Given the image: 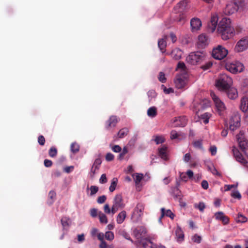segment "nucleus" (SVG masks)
Masks as SVG:
<instances>
[{
	"label": "nucleus",
	"mask_w": 248,
	"mask_h": 248,
	"mask_svg": "<svg viewBox=\"0 0 248 248\" xmlns=\"http://www.w3.org/2000/svg\"><path fill=\"white\" fill-rule=\"evenodd\" d=\"M217 31L223 40H227L234 35V29L231 26V21L229 18L224 17L219 22Z\"/></svg>",
	"instance_id": "f257e3e1"
},
{
	"label": "nucleus",
	"mask_w": 248,
	"mask_h": 248,
	"mask_svg": "<svg viewBox=\"0 0 248 248\" xmlns=\"http://www.w3.org/2000/svg\"><path fill=\"white\" fill-rule=\"evenodd\" d=\"M232 83V80L231 77L226 74H221L217 80L216 85L219 90L224 91L229 88Z\"/></svg>",
	"instance_id": "f03ea898"
},
{
	"label": "nucleus",
	"mask_w": 248,
	"mask_h": 248,
	"mask_svg": "<svg viewBox=\"0 0 248 248\" xmlns=\"http://www.w3.org/2000/svg\"><path fill=\"white\" fill-rule=\"evenodd\" d=\"M113 205L112 206V214L114 215L119 210L123 209L125 206L124 202L123 196L121 194H118L115 195L113 200Z\"/></svg>",
	"instance_id": "7ed1b4c3"
},
{
	"label": "nucleus",
	"mask_w": 248,
	"mask_h": 248,
	"mask_svg": "<svg viewBox=\"0 0 248 248\" xmlns=\"http://www.w3.org/2000/svg\"><path fill=\"white\" fill-rule=\"evenodd\" d=\"M226 67L227 70L230 72L235 74L237 72H242L244 68V66L242 63L238 61H235L230 63H227Z\"/></svg>",
	"instance_id": "20e7f679"
},
{
	"label": "nucleus",
	"mask_w": 248,
	"mask_h": 248,
	"mask_svg": "<svg viewBox=\"0 0 248 248\" xmlns=\"http://www.w3.org/2000/svg\"><path fill=\"white\" fill-rule=\"evenodd\" d=\"M228 51L221 46H218L217 48L213 49L212 51L213 57L217 60H222L227 55Z\"/></svg>",
	"instance_id": "39448f33"
},
{
	"label": "nucleus",
	"mask_w": 248,
	"mask_h": 248,
	"mask_svg": "<svg viewBox=\"0 0 248 248\" xmlns=\"http://www.w3.org/2000/svg\"><path fill=\"white\" fill-rule=\"evenodd\" d=\"M202 59V52L198 51L190 53L186 58V61L193 65L197 64L201 62Z\"/></svg>",
	"instance_id": "423d86ee"
},
{
	"label": "nucleus",
	"mask_w": 248,
	"mask_h": 248,
	"mask_svg": "<svg viewBox=\"0 0 248 248\" xmlns=\"http://www.w3.org/2000/svg\"><path fill=\"white\" fill-rule=\"evenodd\" d=\"M248 48V37H244L241 38L237 43L234 50L237 52H240L247 50Z\"/></svg>",
	"instance_id": "0eeeda50"
},
{
	"label": "nucleus",
	"mask_w": 248,
	"mask_h": 248,
	"mask_svg": "<svg viewBox=\"0 0 248 248\" xmlns=\"http://www.w3.org/2000/svg\"><path fill=\"white\" fill-rule=\"evenodd\" d=\"M237 140L240 148L243 151L248 148V140L246 139L243 131H240L237 135Z\"/></svg>",
	"instance_id": "6e6552de"
},
{
	"label": "nucleus",
	"mask_w": 248,
	"mask_h": 248,
	"mask_svg": "<svg viewBox=\"0 0 248 248\" xmlns=\"http://www.w3.org/2000/svg\"><path fill=\"white\" fill-rule=\"evenodd\" d=\"M202 104L201 102L194 100L193 102V110L195 113L194 120L196 122H200L202 119Z\"/></svg>",
	"instance_id": "1a4fd4ad"
},
{
	"label": "nucleus",
	"mask_w": 248,
	"mask_h": 248,
	"mask_svg": "<svg viewBox=\"0 0 248 248\" xmlns=\"http://www.w3.org/2000/svg\"><path fill=\"white\" fill-rule=\"evenodd\" d=\"M144 205L142 203H139L135 208L132 214V217L137 220L140 219L143 214Z\"/></svg>",
	"instance_id": "9d476101"
},
{
	"label": "nucleus",
	"mask_w": 248,
	"mask_h": 248,
	"mask_svg": "<svg viewBox=\"0 0 248 248\" xmlns=\"http://www.w3.org/2000/svg\"><path fill=\"white\" fill-rule=\"evenodd\" d=\"M230 129L234 131L240 126V118L238 115H233L230 120Z\"/></svg>",
	"instance_id": "9b49d317"
},
{
	"label": "nucleus",
	"mask_w": 248,
	"mask_h": 248,
	"mask_svg": "<svg viewBox=\"0 0 248 248\" xmlns=\"http://www.w3.org/2000/svg\"><path fill=\"white\" fill-rule=\"evenodd\" d=\"M238 9V6L235 2H231L226 5L223 10L225 15H231L236 12Z\"/></svg>",
	"instance_id": "f8f14e48"
},
{
	"label": "nucleus",
	"mask_w": 248,
	"mask_h": 248,
	"mask_svg": "<svg viewBox=\"0 0 248 248\" xmlns=\"http://www.w3.org/2000/svg\"><path fill=\"white\" fill-rule=\"evenodd\" d=\"M218 22V17L216 15L213 16L207 26V31L209 33L213 32L216 28Z\"/></svg>",
	"instance_id": "ddd939ff"
},
{
	"label": "nucleus",
	"mask_w": 248,
	"mask_h": 248,
	"mask_svg": "<svg viewBox=\"0 0 248 248\" xmlns=\"http://www.w3.org/2000/svg\"><path fill=\"white\" fill-rule=\"evenodd\" d=\"M232 152L233 153L234 157L238 162H240L243 165H246L247 164V161L243 156L240 153L237 148L233 147Z\"/></svg>",
	"instance_id": "4468645a"
},
{
	"label": "nucleus",
	"mask_w": 248,
	"mask_h": 248,
	"mask_svg": "<svg viewBox=\"0 0 248 248\" xmlns=\"http://www.w3.org/2000/svg\"><path fill=\"white\" fill-rule=\"evenodd\" d=\"M118 123V120L117 116L112 115L106 122L105 128L107 130H109L111 128L115 127Z\"/></svg>",
	"instance_id": "2eb2a0df"
},
{
	"label": "nucleus",
	"mask_w": 248,
	"mask_h": 248,
	"mask_svg": "<svg viewBox=\"0 0 248 248\" xmlns=\"http://www.w3.org/2000/svg\"><path fill=\"white\" fill-rule=\"evenodd\" d=\"M190 26L192 32H196L200 29L202 26V21L198 18H192L190 20Z\"/></svg>",
	"instance_id": "dca6fc26"
},
{
	"label": "nucleus",
	"mask_w": 248,
	"mask_h": 248,
	"mask_svg": "<svg viewBox=\"0 0 248 248\" xmlns=\"http://www.w3.org/2000/svg\"><path fill=\"white\" fill-rule=\"evenodd\" d=\"M211 95L217 110L220 111H223L225 109V106L223 102L214 93H211Z\"/></svg>",
	"instance_id": "f3484780"
},
{
	"label": "nucleus",
	"mask_w": 248,
	"mask_h": 248,
	"mask_svg": "<svg viewBox=\"0 0 248 248\" xmlns=\"http://www.w3.org/2000/svg\"><path fill=\"white\" fill-rule=\"evenodd\" d=\"M187 120L185 116L175 118L173 121V126L184 127L187 124Z\"/></svg>",
	"instance_id": "a211bd4d"
},
{
	"label": "nucleus",
	"mask_w": 248,
	"mask_h": 248,
	"mask_svg": "<svg viewBox=\"0 0 248 248\" xmlns=\"http://www.w3.org/2000/svg\"><path fill=\"white\" fill-rule=\"evenodd\" d=\"M228 98L230 99L234 100L238 97V92L236 89L233 87L231 88L230 87L227 90H225Z\"/></svg>",
	"instance_id": "6ab92c4d"
},
{
	"label": "nucleus",
	"mask_w": 248,
	"mask_h": 248,
	"mask_svg": "<svg viewBox=\"0 0 248 248\" xmlns=\"http://www.w3.org/2000/svg\"><path fill=\"white\" fill-rule=\"evenodd\" d=\"M215 217L217 220L222 221L224 225L228 224L229 222V217L225 215L222 212H218L215 214Z\"/></svg>",
	"instance_id": "aec40b11"
},
{
	"label": "nucleus",
	"mask_w": 248,
	"mask_h": 248,
	"mask_svg": "<svg viewBox=\"0 0 248 248\" xmlns=\"http://www.w3.org/2000/svg\"><path fill=\"white\" fill-rule=\"evenodd\" d=\"M175 86L178 89L184 88L186 85V81L184 77L181 75H177L174 80Z\"/></svg>",
	"instance_id": "412c9836"
},
{
	"label": "nucleus",
	"mask_w": 248,
	"mask_h": 248,
	"mask_svg": "<svg viewBox=\"0 0 248 248\" xmlns=\"http://www.w3.org/2000/svg\"><path fill=\"white\" fill-rule=\"evenodd\" d=\"M135 236L139 239L141 238V236L146 233V230L144 227L140 226L135 228L133 231Z\"/></svg>",
	"instance_id": "4be33fe9"
},
{
	"label": "nucleus",
	"mask_w": 248,
	"mask_h": 248,
	"mask_svg": "<svg viewBox=\"0 0 248 248\" xmlns=\"http://www.w3.org/2000/svg\"><path fill=\"white\" fill-rule=\"evenodd\" d=\"M170 193L175 200H178L180 202L182 200V193L181 191L179 189L178 186L172 187L171 188Z\"/></svg>",
	"instance_id": "5701e85b"
},
{
	"label": "nucleus",
	"mask_w": 248,
	"mask_h": 248,
	"mask_svg": "<svg viewBox=\"0 0 248 248\" xmlns=\"http://www.w3.org/2000/svg\"><path fill=\"white\" fill-rule=\"evenodd\" d=\"M140 245L143 248H155V244H154L151 240L146 238L141 239L139 242Z\"/></svg>",
	"instance_id": "b1692460"
},
{
	"label": "nucleus",
	"mask_w": 248,
	"mask_h": 248,
	"mask_svg": "<svg viewBox=\"0 0 248 248\" xmlns=\"http://www.w3.org/2000/svg\"><path fill=\"white\" fill-rule=\"evenodd\" d=\"M161 215L160 217L159 218V221L161 222L162 218L166 216L170 217L171 219H173L174 217V215L171 212L170 210H166L164 208H162L161 209Z\"/></svg>",
	"instance_id": "393cba45"
},
{
	"label": "nucleus",
	"mask_w": 248,
	"mask_h": 248,
	"mask_svg": "<svg viewBox=\"0 0 248 248\" xmlns=\"http://www.w3.org/2000/svg\"><path fill=\"white\" fill-rule=\"evenodd\" d=\"M187 5V1L186 0L181 1L174 8L176 12L181 13L186 9Z\"/></svg>",
	"instance_id": "a878e982"
},
{
	"label": "nucleus",
	"mask_w": 248,
	"mask_h": 248,
	"mask_svg": "<svg viewBox=\"0 0 248 248\" xmlns=\"http://www.w3.org/2000/svg\"><path fill=\"white\" fill-rule=\"evenodd\" d=\"M183 52L180 49L175 48L172 50L170 54L172 58L175 60H179L181 59Z\"/></svg>",
	"instance_id": "bb28decb"
},
{
	"label": "nucleus",
	"mask_w": 248,
	"mask_h": 248,
	"mask_svg": "<svg viewBox=\"0 0 248 248\" xmlns=\"http://www.w3.org/2000/svg\"><path fill=\"white\" fill-rule=\"evenodd\" d=\"M240 109L241 110L244 112H246L248 110V97H243L241 100V105H240Z\"/></svg>",
	"instance_id": "cd10ccee"
},
{
	"label": "nucleus",
	"mask_w": 248,
	"mask_h": 248,
	"mask_svg": "<svg viewBox=\"0 0 248 248\" xmlns=\"http://www.w3.org/2000/svg\"><path fill=\"white\" fill-rule=\"evenodd\" d=\"M205 166L206 167L208 171L212 172L214 175H219V173L214 166L213 163L210 161L205 162Z\"/></svg>",
	"instance_id": "c85d7f7f"
},
{
	"label": "nucleus",
	"mask_w": 248,
	"mask_h": 248,
	"mask_svg": "<svg viewBox=\"0 0 248 248\" xmlns=\"http://www.w3.org/2000/svg\"><path fill=\"white\" fill-rule=\"evenodd\" d=\"M167 148L165 146H163L162 148L158 149V155L163 159L167 160L168 158V155L167 153Z\"/></svg>",
	"instance_id": "c756f323"
},
{
	"label": "nucleus",
	"mask_w": 248,
	"mask_h": 248,
	"mask_svg": "<svg viewBox=\"0 0 248 248\" xmlns=\"http://www.w3.org/2000/svg\"><path fill=\"white\" fill-rule=\"evenodd\" d=\"M126 217V212L124 210L122 211L117 216L116 221L118 224H122Z\"/></svg>",
	"instance_id": "7c9ffc66"
},
{
	"label": "nucleus",
	"mask_w": 248,
	"mask_h": 248,
	"mask_svg": "<svg viewBox=\"0 0 248 248\" xmlns=\"http://www.w3.org/2000/svg\"><path fill=\"white\" fill-rule=\"evenodd\" d=\"M157 114V108L155 107H150L147 110V115L149 117L154 118Z\"/></svg>",
	"instance_id": "2f4dec72"
},
{
	"label": "nucleus",
	"mask_w": 248,
	"mask_h": 248,
	"mask_svg": "<svg viewBox=\"0 0 248 248\" xmlns=\"http://www.w3.org/2000/svg\"><path fill=\"white\" fill-rule=\"evenodd\" d=\"M56 194L54 191H50L48 195V201H47V203L49 205L52 204L56 198Z\"/></svg>",
	"instance_id": "473e14b6"
},
{
	"label": "nucleus",
	"mask_w": 248,
	"mask_h": 248,
	"mask_svg": "<svg viewBox=\"0 0 248 248\" xmlns=\"http://www.w3.org/2000/svg\"><path fill=\"white\" fill-rule=\"evenodd\" d=\"M129 132V130L126 127L120 129L117 133V137L118 138L121 139L124 138L126 136Z\"/></svg>",
	"instance_id": "72a5a7b5"
},
{
	"label": "nucleus",
	"mask_w": 248,
	"mask_h": 248,
	"mask_svg": "<svg viewBox=\"0 0 248 248\" xmlns=\"http://www.w3.org/2000/svg\"><path fill=\"white\" fill-rule=\"evenodd\" d=\"M143 174L141 173H135L132 175V177L136 184H139L143 178Z\"/></svg>",
	"instance_id": "f704fd0d"
},
{
	"label": "nucleus",
	"mask_w": 248,
	"mask_h": 248,
	"mask_svg": "<svg viewBox=\"0 0 248 248\" xmlns=\"http://www.w3.org/2000/svg\"><path fill=\"white\" fill-rule=\"evenodd\" d=\"M191 156L189 153H186L184 156L183 160L186 162H188L190 161V165L191 166H195L196 165V163L193 161L191 160Z\"/></svg>",
	"instance_id": "c9c22d12"
},
{
	"label": "nucleus",
	"mask_w": 248,
	"mask_h": 248,
	"mask_svg": "<svg viewBox=\"0 0 248 248\" xmlns=\"http://www.w3.org/2000/svg\"><path fill=\"white\" fill-rule=\"evenodd\" d=\"M98 217L101 223L105 224H107L108 223V219L107 216L101 211H99L98 212Z\"/></svg>",
	"instance_id": "e433bc0d"
},
{
	"label": "nucleus",
	"mask_w": 248,
	"mask_h": 248,
	"mask_svg": "<svg viewBox=\"0 0 248 248\" xmlns=\"http://www.w3.org/2000/svg\"><path fill=\"white\" fill-rule=\"evenodd\" d=\"M118 179L117 178H113L112 180L111 185L109 187V190L111 192H113L117 186Z\"/></svg>",
	"instance_id": "4c0bfd02"
},
{
	"label": "nucleus",
	"mask_w": 248,
	"mask_h": 248,
	"mask_svg": "<svg viewBox=\"0 0 248 248\" xmlns=\"http://www.w3.org/2000/svg\"><path fill=\"white\" fill-rule=\"evenodd\" d=\"M158 46L162 52L166 46V42L164 39H159L158 41Z\"/></svg>",
	"instance_id": "58836bf2"
},
{
	"label": "nucleus",
	"mask_w": 248,
	"mask_h": 248,
	"mask_svg": "<svg viewBox=\"0 0 248 248\" xmlns=\"http://www.w3.org/2000/svg\"><path fill=\"white\" fill-rule=\"evenodd\" d=\"M176 235L177 237V240L178 241H182L184 239V234H183V232L180 229H177L176 230Z\"/></svg>",
	"instance_id": "ea45409f"
},
{
	"label": "nucleus",
	"mask_w": 248,
	"mask_h": 248,
	"mask_svg": "<svg viewBox=\"0 0 248 248\" xmlns=\"http://www.w3.org/2000/svg\"><path fill=\"white\" fill-rule=\"evenodd\" d=\"M70 149L72 153H77L79 150V145L76 142H73L71 144Z\"/></svg>",
	"instance_id": "a19ab883"
},
{
	"label": "nucleus",
	"mask_w": 248,
	"mask_h": 248,
	"mask_svg": "<svg viewBox=\"0 0 248 248\" xmlns=\"http://www.w3.org/2000/svg\"><path fill=\"white\" fill-rule=\"evenodd\" d=\"M57 149L55 147H51L48 151V155L51 157H55L57 155Z\"/></svg>",
	"instance_id": "79ce46f5"
},
{
	"label": "nucleus",
	"mask_w": 248,
	"mask_h": 248,
	"mask_svg": "<svg viewBox=\"0 0 248 248\" xmlns=\"http://www.w3.org/2000/svg\"><path fill=\"white\" fill-rule=\"evenodd\" d=\"M236 220L237 222L244 223L247 221V218L242 214L238 213Z\"/></svg>",
	"instance_id": "37998d69"
},
{
	"label": "nucleus",
	"mask_w": 248,
	"mask_h": 248,
	"mask_svg": "<svg viewBox=\"0 0 248 248\" xmlns=\"http://www.w3.org/2000/svg\"><path fill=\"white\" fill-rule=\"evenodd\" d=\"M212 114L209 112H206L202 114V121L205 124L209 123V120L211 118Z\"/></svg>",
	"instance_id": "c03bdc74"
},
{
	"label": "nucleus",
	"mask_w": 248,
	"mask_h": 248,
	"mask_svg": "<svg viewBox=\"0 0 248 248\" xmlns=\"http://www.w3.org/2000/svg\"><path fill=\"white\" fill-rule=\"evenodd\" d=\"M210 42L209 38L208 35L206 34H203L202 33V47L203 46H205L209 44Z\"/></svg>",
	"instance_id": "a18cd8bd"
},
{
	"label": "nucleus",
	"mask_w": 248,
	"mask_h": 248,
	"mask_svg": "<svg viewBox=\"0 0 248 248\" xmlns=\"http://www.w3.org/2000/svg\"><path fill=\"white\" fill-rule=\"evenodd\" d=\"M128 153V149L126 147H124L121 152L118 156V159L120 160L123 159L124 155Z\"/></svg>",
	"instance_id": "49530a36"
},
{
	"label": "nucleus",
	"mask_w": 248,
	"mask_h": 248,
	"mask_svg": "<svg viewBox=\"0 0 248 248\" xmlns=\"http://www.w3.org/2000/svg\"><path fill=\"white\" fill-rule=\"evenodd\" d=\"M165 140V138L163 136H156L155 139V141L156 144L164 142Z\"/></svg>",
	"instance_id": "de8ad7c7"
},
{
	"label": "nucleus",
	"mask_w": 248,
	"mask_h": 248,
	"mask_svg": "<svg viewBox=\"0 0 248 248\" xmlns=\"http://www.w3.org/2000/svg\"><path fill=\"white\" fill-rule=\"evenodd\" d=\"M69 219L67 217H62L61 219V223L63 226V229H64L66 227L69 226Z\"/></svg>",
	"instance_id": "09e8293b"
},
{
	"label": "nucleus",
	"mask_w": 248,
	"mask_h": 248,
	"mask_svg": "<svg viewBox=\"0 0 248 248\" xmlns=\"http://www.w3.org/2000/svg\"><path fill=\"white\" fill-rule=\"evenodd\" d=\"M105 238L109 241H111L114 239V234L111 232H107L105 234Z\"/></svg>",
	"instance_id": "8fccbe9b"
},
{
	"label": "nucleus",
	"mask_w": 248,
	"mask_h": 248,
	"mask_svg": "<svg viewBox=\"0 0 248 248\" xmlns=\"http://www.w3.org/2000/svg\"><path fill=\"white\" fill-rule=\"evenodd\" d=\"M147 95L149 98V100L150 101L151 99L155 98L156 96V93L155 90H151L148 92Z\"/></svg>",
	"instance_id": "3c124183"
},
{
	"label": "nucleus",
	"mask_w": 248,
	"mask_h": 248,
	"mask_svg": "<svg viewBox=\"0 0 248 248\" xmlns=\"http://www.w3.org/2000/svg\"><path fill=\"white\" fill-rule=\"evenodd\" d=\"M101 163H102V161H101V159L100 158H97L95 160L93 166L95 169H97V170H98L99 168V166L101 165Z\"/></svg>",
	"instance_id": "603ef678"
},
{
	"label": "nucleus",
	"mask_w": 248,
	"mask_h": 248,
	"mask_svg": "<svg viewBox=\"0 0 248 248\" xmlns=\"http://www.w3.org/2000/svg\"><path fill=\"white\" fill-rule=\"evenodd\" d=\"M158 80L162 83H165L166 81L165 75L163 72H160L159 74Z\"/></svg>",
	"instance_id": "864d4df0"
},
{
	"label": "nucleus",
	"mask_w": 248,
	"mask_h": 248,
	"mask_svg": "<svg viewBox=\"0 0 248 248\" xmlns=\"http://www.w3.org/2000/svg\"><path fill=\"white\" fill-rule=\"evenodd\" d=\"M231 196L238 199L241 198V195L238 191H233L231 193Z\"/></svg>",
	"instance_id": "5fc2aeb1"
},
{
	"label": "nucleus",
	"mask_w": 248,
	"mask_h": 248,
	"mask_svg": "<svg viewBox=\"0 0 248 248\" xmlns=\"http://www.w3.org/2000/svg\"><path fill=\"white\" fill-rule=\"evenodd\" d=\"M45 141H46L45 139L43 136L40 135L38 137V142L40 145H41V146L44 145Z\"/></svg>",
	"instance_id": "6e6d98bb"
},
{
	"label": "nucleus",
	"mask_w": 248,
	"mask_h": 248,
	"mask_svg": "<svg viewBox=\"0 0 248 248\" xmlns=\"http://www.w3.org/2000/svg\"><path fill=\"white\" fill-rule=\"evenodd\" d=\"M90 190H91V195H93L96 193L98 191V187L95 186H92L90 187Z\"/></svg>",
	"instance_id": "4d7b16f0"
},
{
	"label": "nucleus",
	"mask_w": 248,
	"mask_h": 248,
	"mask_svg": "<svg viewBox=\"0 0 248 248\" xmlns=\"http://www.w3.org/2000/svg\"><path fill=\"white\" fill-rule=\"evenodd\" d=\"M161 88H162V89H163L164 92L165 93L169 94V93L173 92V90L172 88H167L164 85H162Z\"/></svg>",
	"instance_id": "13d9d810"
},
{
	"label": "nucleus",
	"mask_w": 248,
	"mask_h": 248,
	"mask_svg": "<svg viewBox=\"0 0 248 248\" xmlns=\"http://www.w3.org/2000/svg\"><path fill=\"white\" fill-rule=\"evenodd\" d=\"M98 212L96 209L93 208L90 210V215L92 217H95L98 216Z\"/></svg>",
	"instance_id": "bf43d9fd"
},
{
	"label": "nucleus",
	"mask_w": 248,
	"mask_h": 248,
	"mask_svg": "<svg viewBox=\"0 0 248 248\" xmlns=\"http://www.w3.org/2000/svg\"><path fill=\"white\" fill-rule=\"evenodd\" d=\"M106 199H107L106 196L105 195H102V196H99L97 198V202L98 203L101 204V203L105 202Z\"/></svg>",
	"instance_id": "052dcab7"
},
{
	"label": "nucleus",
	"mask_w": 248,
	"mask_h": 248,
	"mask_svg": "<svg viewBox=\"0 0 248 248\" xmlns=\"http://www.w3.org/2000/svg\"><path fill=\"white\" fill-rule=\"evenodd\" d=\"M104 210L105 213L107 214H112V208L110 209L109 206L108 204H106L104 206Z\"/></svg>",
	"instance_id": "680f3d73"
},
{
	"label": "nucleus",
	"mask_w": 248,
	"mask_h": 248,
	"mask_svg": "<svg viewBox=\"0 0 248 248\" xmlns=\"http://www.w3.org/2000/svg\"><path fill=\"white\" fill-rule=\"evenodd\" d=\"M107 182V178L105 174L101 175L99 179V183L101 184H105Z\"/></svg>",
	"instance_id": "e2e57ef3"
},
{
	"label": "nucleus",
	"mask_w": 248,
	"mask_h": 248,
	"mask_svg": "<svg viewBox=\"0 0 248 248\" xmlns=\"http://www.w3.org/2000/svg\"><path fill=\"white\" fill-rule=\"evenodd\" d=\"M114 155L110 153H107L106 155V159L108 161H110L113 160L114 159Z\"/></svg>",
	"instance_id": "0e129e2a"
},
{
	"label": "nucleus",
	"mask_w": 248,
	"mask_h": 248,
	"mask_svg": "<svg viewBox=\"0 0 248 248\" xmlns=\"http://www.w3.org/2000/svg\"><path fill=\"white\" fill-rule=\"evenodd\" d=\"M112 150L115 153H120L122 151V148L119 145H115L112 147Z\"/></svg>",
	"instance_id": "69168bd1"
},
{
	"label": "nucleus",
	"mask_w": 248,
	"mask_h": 248,
	"mask_svg": "<svg viewBox=\"0 0 248 248\" xmlns=\"http://www.w3.org/2000/svg\"><path fill=\"white\" fill-rule=\"evenodd\" d=\"M179 137L178 134L175 130H172L170 132V139L171 140L177 139Z\"/></svg>",
	"instance_id": "338daca9"
},
{
	"label": "nucleus",
	"mask_w": 248,
	"mask_h": 248,
	"mask_svg": "<svg viewBox=\"0 0 248 248\" xmlns=\"http://www.w3.org/2000/svg\"><path fill=\"white\" fill-rule=\"evenodd\" d=\"M212 65L213 63L211 62H208L204 65H202V71H205L209 69Z\"/></svg>",
	"instance_id": "774afa93"
}]
</instances>
